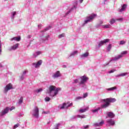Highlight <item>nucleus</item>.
<instances>
[{"label":"nucleus","mask_w":129,"mask_h":129,"mask_svg":"<svg viewBox=\"0 0 129 129\" xmlns=\"http://www.w3.org/2000/svg\"><path fill=\"white\" fill-rule=\"evenodd\" d=\"M51 27L49 26L48 27H46L43 30L41 31V34L40 35V39H39V43L40 44H45L46 41H49V39H50V35H47L45 36H44V32H46V31H48L51 29Z\"/></svg>","instance_id":"f257e3e1"},{"label":"nucleus","mask_w":129,"mask_h":129,"mask_svg":"<svg viewBox=\"0 0 129 129\" xmlns=\"http://www.w3.org/2000/svg\"><path fill=\"white\" fill-rule=\"evenodd\" d=\"M59 91H61V88H57L55 86L51 85L49 86L47 92L49 94V96L53 98V97H55V96L58 94Z\"/></svg>","instance_id":"f03ea898"},{"label":"nucleus","mask_w":129,"mask_h":129,"mask_svg":"<svg viewBox=\"0 0 129 129\" xmlns=\"http://www.w3.org/2000/svg\"><path fill=\"white\" fill-rule=\"evenodd\" d=\"M116 101V99L115 98H107L104 99H102L101 100V102L103 103L101 105V108H107L108 107L110 104V102H115Z\"/></svg>","instance_id":"7ed1b4c3"},{"label":"nucleus","mask_w":129,"mask_h":129,"mask_svg":"<svg viewBox=\"0 0 129 129\" xmlns=\"http://www.w3.org/2000/svg\"><path fill=\"white\" fill-rule=\"evenodd\" d=\"M31 114L33 117L39 118V108L38 107H35L31 112Z\"/></svg>","instance_id":"20e7f679"},{"label":"nucleus","mask_w":129,"mask_h":129,"mask_svg":"<svg viewBox=\"0 0 129 129\" xmlns=\"http://www.w3.org/2000/svg\"><path fill=\"white\" fill-rule=\"evenodd\" d=\"M120 58H122V56L120 54L115 56V57H112V58L110 59L108 62L104 64V67H105V66H107V65H108V64H109L110 62H112V61H117V60H119Z\"/></svg>","instance_id":"39448f33"},{"label":"nucleus","mask_w":129,"mask_h":129,"mask_svg":"<svg viewBox=\"0 0 129 129\" xmlns=\"http://www.w3.org/2000/svg\"><path fill=\"white\" fill-rule=\"evenodd\" d=\"M72 105H73L72 103H63V104L59 105L58 107L60 108V109H64V108H68V107H70V106H72Z\"/></svg>","instance_id":"423d86ee"},{"label":"nucleus","mask_w":129,"mask_h":129,"mask_svg":"<svg viewBox=\"0 0 129 129\" xmlns=\"http://www.w3.org/2000/svg\"><path fill=\"white\" fill-rule=\"evenodd\" d=\"M81 81L79 82V85H84L87 82L88 80V78L86 76H82L80 77Z\"/></svg>","instance_id":"0eeeda50"},{"label":"nucleus","mask_w":129,"mask_h":129,"mask_svg":"<svg viewBox=\"0 0 129 129\" xmlns=\"http://www.w3.org/2000/svg\"><path fill=\"white\" fill-rule=\"evenodd\" d=\"M96 17V14H92L91 16L88 17L86 18V19L85 20L84 25H85V24H87L88 23H89V22H92L93 20V19Z\"/></svg>","instance_id":"6e6552de"},{"label":"nucleus","mask_w":129,"mask_h":129,"mask_svg":"<svg viewBox=\"0 0 129 129\" xmlns=\"http://www.w3.org/2000/svg\"><path fill=\"white\" fill-rule=\"evenodd\" d=\"M42 63H43V61L42 60H38L37 62H33L32 65L33 67L34 68H36V69H38L39 67H40L41 65H42Z\"/></svg>","instance_id":"1a4fd4ad"},{"label":"nucleus","mask_w":129,"mask_h":129,"mask_svg":"<svg viewBox=\"0 0 129 129\" xmlns=\"http://www.w3.org/2000/svg\"><path fill=\"white\" fill-rule=\"evenodd\" d=\"M9 111H10V107H7L4 109H3L0 113L1 116H4V115H6L7 113H9Z\"/></svg>","instance_id":"9d476101"},{"label":"nucleus","mask_w":129,"mask_h":129,"mask_svg":"<svg viewBox=\"0 0 129 129\" xmlns=\"http://www.w3.org/2000/svg\"><path fill=\"white\" fill-rule=\"evenodd\" d=\"M78 5V2L77 1H76L74 3L73 6L71 8V9L67 13H66V15H69V14H70V13L72 12V11H73L74 10H76L77 8V5Z\"/></svg>","instance_id":"9b49d317"},{"label":"nucleus","mask_w":129,"mask_h":129,"mask_svg":"<svg viewBox=\"0 0 129 129\" xmlns=\"http://www.w3.org/2000/svg\"><path fill=\"white\" fill-rule=\"evenodd\" d=\"M52 77L54 79H56V78H59V77H61V73H60V71H57L52 74Z\"/></svg>","instance_id":"f8f14e48"},{"label":"nucleus","mask_w":129,"mask_h":129,"mask_svg":"<svg viewBox=\"0 0 129 129\" xmlns=\"http://www.w3.org/2000/svg\"><path fill=\"white\" fill-rule=\"evenodd\" d=\"M109 41L110 40L109 39H104L103 40L100 41L98 43V47L100 48V47H101V46H103V45L104 44H106V43H108V42H109Z\"/></svg>","instance_id":"ddd939ff"},{"label":"nucleus","mask_w":129,"mask_h":129,"mask_svg":"<svg viewBox=\"0 0 129 129\" xmlns=\"http://www.w3.org/2000/svg\"><path fill=\"white\" fill-rule=\"evenodd\" d=\"M19 46H20V44L16 43L14 44L12 46H11L9 48L10 51H15V50H17L19 48Z\"/></svg>","instance_id":"4468645a"},{"label":"nucleus","mask_w":129,"mask_h":129,"mask_svg":"<svg viewBox=\"0 0 129 129\" xmlns=\"http://www.w3.org/2000/svg\"><path fill=\"white\" fill-rule=\"evenodd\" d=\"M11 89H13V85L12 84H9L5 88V92H8V91H9V90H11Z\"/></svg>","instance_id":"2eb2a0df"},{"label":"nucleus","mask_w":129,"mask_h":129,"mask_svg":"<svg viewBox=\"0 0 129 129\" xmlns=\"http://www.w3.org/2000/svg\"><path fill=\"white\" fill-rule=\"evenodd\" d=\"M126 9V5L123 4V6L121 7V8L118 9V11L119 13H122V12H124V11H125Z\"/></svg>","instance_id":"dca6fc26"},{"label":"nucleus","mask_w":129,"mask_h":129,"mask_svg":"<svg viewBox=\"0 0 129 129\" xmlns=\"http://www.w3.org/2000/svg\"><path fill=\"white\" fill-rule=\"evenodd\" d=\"M89 56V53L87 52L84 53V54L81 55L80 56L81 59H85V58H87V57Z\"/></svg>","instance_id":"f3484780"},{"label":"nucleus","mask_w":129,"mask_h":129,"mask_svg":"<svg viewBox=\"0 0 129 129\" xmlns=\"http://www.w3.org/2000/svg\"><path fill=\"white\" fill-rule=\"evenodd\" d=\"M10 41H16V42H20L21 41V37H14L10 39Z\"/></svg>","instance_id":"a211bd4d"},{"label":"nucleus","mask_w":129,"mask_h":129,"mask_svg":"<svg viewBox=\"0 0 129 129\" xmlns=\"http://www.w3.org/2000/svg\"><path fill=\"white\" fill-rule=\"evenodd\" d=\"M107 115L108 117H109L110 118H113V117L115 116V115H114V114L112 112H107Z\"/></svg>","instance_id":"6ab92c4d"},{"label":"nucleus","mask_w":129,"mask_h":129,"mask_svg":"<svg viewBox=\"0 0 129 129\" xmlns=\"http://www.w3.org/2000/svg\"><path fill=\"white\" fill-rule=\"evenodd\" d=\"M106 122L109 124V125H114V120H113L112 119H109L107 120Z\"/></svg>","instance_id":"aec40b11"},{"label":"nucleus","mask_w":129,"mask_h":129,"mask_svg":"<svg viewBox=\"0 0 129 129\" xmlns=\"http://www.w3.org/2000/svg\"><path fill=\"white\" fill-rule=\"evenodd\" d=\"M104 123V121L102 120L101 122L99 123H95L93 125L94 126H101L102 124Z\"/></svg>","instance_id":"412c9836"},{"label":"nucleus","mask_w":129,"mask_h":129,"mask_svg":"<svg viewBox=\"0 0 129 129\" xmlns=\"http://www.w3.org/2000/svg\"><path fill=\"white\" fill-rule=\"evenodd\" d=\"M128 74V73H123L116 76V77H123L126 76Z\"/></svg>","instance_id":"4be33fe9"},{"label":"nucleus","mask_w":129,"mask_h":129,"mask_svg":"<svg viewBox=\"0 0 129 129\" xmlns=\"http://www.w3.org/2000/svg\"><path fill=\"white\" fill-rule=\"evenodd\" d=\"M101 107H99L97 109H93L91 110L92 112H93V113H97L98 112L99 110H100V109H101Z\"/></svg>","instance_id":"5701e85b"},{"label":"nucleus","mask_w":129,"mask_h":129,"mask_svg":"<svg viewBox=\"0 0 129 129\" xmlns=\"http://www.w3.org/2000/svg\"><path fill=\"white\" fill-rule=\"evenodd\" d=\"M77 54H78V51H73L69 55V57H74V56H75V55H77Z\"/></svg>","instance_id":"b1692460"},{"label":"nucleus","mask_w":129,"mask_h":129,"mask_svg":"<svg viewBox=\"0 0 129 129\" xmlns=\"http://www.w3.org/2000/svg\"><path fill=\"white\" fill-rule=\"evenodd\" d=\"M102 28L104 29H110V28H111V25L109 24L102 25Z\"/></svg>","instance_id":"393cba45"},{"label":"nucleus","mask_w":129,"mask_h":129,"mask_svg":"<svg viewBox=\"0 0 129 129\" xmlns=\"http://www.w3.org/2000/svg\"><path fill=\"white\" fill-rule=\"evenodd\" d=\"M117 89V88L116 86L110 88L106 89V90L107 91H113V90H115Z\"/></svg>","instance_id":"a878e982"},{"label":"nucleus","mask_w":129,"mask_h":129,"mask_svg":"<svg viewBox=\"0 0 129 129\" xmlns=\"http://www.w3.org/2000/svg\"><path fill=\"white\" fill-rule=\"evenodd\" d=\"M23 100H24V98H23V97H21L18 102V105H21V104L23 103Z\"/></svg>","instance_id":"bb28decb"},{"label":"nucleus","mask_w":129,"mask_h":129,"mask_svg":"<svg viewBox=\"0 0 129 129\" xmlns=\"http://www.w3.org/2000/svg\"><path fill=\"white\" fill-rule=\"evenodd\" d=\"M17 15V12H13L11 13V19L14 20L15 19V16Z\"/></svg>","instance_id":"cd10ccee"},{"label":"nucleus","mask_w":129,"mask_h":129,"mask_svg":"<svg viewBox=\"0 0 129 129\" xmlns=\"http://www.w3.org/2000/svg\"><path fill=\"white\" fill-rule=\"evenodd\" d=\"M64 37H66V35L64 33H62V34H59V35L58 36V39H61V38H64Z\"/></svg>","instance_id":"c85d7f7f"},{"label":"nucleus","mask_w":129,"mask_h":129,"mask_svg":"<svg viewBox=\"0 0 129 129\" xmlns=\"http://www.w3.org/2000/svg\"><path fill=\"white\" fill-rule=\"evenodd\" d=\"M115 22H116V19L113 18L110 20L109 23H110V25H113V24H114V23H115Z\"/></svg>","instance_id":"c756f323"},{"label":"nucleus","mask_w":129,"mask_h":129,"mask_svg":"<svg viewBox=\"0 0 129 129\" xmlns=\"http://www.w3.org/2000/svg\"><path fill=\"white\" fill-rule=\"evenodd\" d=\"M87 110H88V107L84 109H81L79 110V111L81 112V113H83V112H85V111H87Z\"/></svg>","instance_id":"7c9ffc66"},{"label":"nucleus","mask_w":129,"mask_h":129,"mask_svg":"<svg viewBox=\"0 0 129 129\" xmlns=\"http://www.w3.org/2000/svg\"><path fill=\"white\" fill-rule=\"evenodd\" d=\"M111 47H112V45L111 44H108V45L107 46V50L109 51H110L111 49Z\"/></svg>","instance_id":"2f4dec72"},{"label":"nucleus","mask_w":129,"mask_h":129,"mask_svg":"<svg viewBox=\"0 0 129 129\" xmlns=\"http://www.w3.org/2000/svg\"><path fill=\"white\" fill-rule=\"evenodd\" d=\"M116 21H117L118 22H122L123 21V18H115Z\"/></svg>","instance_id":"473e14b6"},{"label":"nucleus","mask_w":129,"mask_h":129,"mask_svg":"<svg viewBox=\"0 0 129 129\" xmlns=\"http://www.w3.org/2000/svg\"><path fill=\"white\" fill-rule=\"evenodd\" d=\"M127 54V51H122L120 55H121L122 56V57H123V55H125Z\"/></svg>","instance_id":"72a5a7b5"},{"label":"nucleus","mask_w":129,"mask_h":129,"mask_svg":"<svg viewBox=\"0 0 129 129\" xmlns=\"http://www.w3.org/2000/svg\"><path fill=\"white\" fill-rule=\"evenodd\" d=\"M78 117L79 118H85L86 117V116L85 115H78Z\"/></svg>","instance_id":"f704fd0d"},{"label":"nucleus","mask_w":129,"mask_h":129,"mask_svg":"<svg viewBox=\"0 0 129 129\" xmlns=\"http://www.w3.org/2000/svg\"><path fill=\"white\" fill-rule=\"evenodd\" d=\"M43 91V89H39L35 91V92L37 93H40V92H42Z\"/></svg>","instance_id":"c9c22d12"},{"label":"nucleus","mask_w":129,"mask_h":129,"mask_svg":"<svg viewBox=\"0 0 129 129\" xmlns=\"http://www.w3.org/2000/svg\"><path fill=\"white\" fill-rule=\"evenodd\" d=\"M50 100H51V98L49 97H46L45 98V101L46 102H49Z\"/></svg>","instance_id":"e433bc0d"},{"label":"nucleus","mask_w":129,"mask_h":129,"mask_svg":"<svg viewBox=\"0 0 129 129\" xmlns=\"http://www.w3.org/2000/svg\"><path fill=\"white\" fill-rule=\"evenodd\" d=\"M19 126H20V124L19 123H17L16 124H15L14 127H13V129H16L17 128V127H19Z\"/></svg>","instance_id":"4c0bfd02"},{"label":"nucleus","mask_w":129,"mask_h":129,"mask_svg":"<svg viewBox=\"0 0 129 129\" xmlns=\"http://www.w3.org/2000/svg\"><path fill=\"white\" fill-rule=\"evenodd\" d=\"M124 44H125V41H124L123 40H121L119 42V45H124Z\"/></svg>","instance_id":"58836bf2"},{"label":"nucleus","mask_w":129,"mask_h":129,"mask_svg":"<svg viewBox=\"0 0 129 129\" xmlns=\"http://www.w3.org/2000/svg\"><path fill=\"white\" fill-rule=\"evenodd\" d=\"M79 82V81L78 80V79H76L74 80V82L73 83L75 84V83H78Z\"/></svg>","instance_id":"ea45409f"},{"label":"nucleus","mask_w":129,"mask_h":129,"mask_svg":"<svg viewBox=\"0 0 129 129\" xmlns=\"http://www.w3.org/2000/svg\"><path fill=\"white\" fill-rule=\"evenodd\" d=\"M33 58H36V57H38V54H37V52H35L33 54Z\"/></svg>","instance_id":"a19ab883"},{"label":"nucleus","mask_w":129,"mask_h":129,"mask_svg":"<svg viewBox=\"0 0 129 129\" xmlns=\"http://www.w3.org/2000/svg\"><path fill=\"white\" fill-rule=\"evenodd\" d=\"M82 98H83V97H80V96L77 97L76 98L75 100H79L80 99H82Z\"/></svg>","instance_id":"79ce46f5"},{"label":"nucleus","mask_w":129,"mask_h":129,"mask_svg":"<svg viewBox=\"0 0 129 129\" xmlns=\"http://www.w3.org/2000/svg\"><path fill=\"white\" fill-rule=\"evenodd\" d=\"M88 95V94H87V93H86L84 94V96L82 97H83V98H86V97H87Z\"/></svg>","instance_id":"37998d69"},{"label":"nucleus","mask_w":129,"mask_h":129,"mask_svg":"<svg viewBox=\"0 0 129 129\" xmlns=\"http://www.w3.org/2000/svg\"><path fill=\"white\" fill-rule=\"evenodd\" d=\"M2 54V41L0 40V55Z\"/></svg>","instance_id":"c03bdc74"},{"label":"nucleus","mask_w":129,"mask_h":129,"mask_svg":"<svg viewBox=\"0 0 129 129\" xmlns=\"http://www.w3.org/2000/svg\"><path fill=\"white\" fill-rule=\"evenodd\" d=\"M25 78V75H22L20 77V80H24V79Z\"/></svg>","instance_id":"a18cd8bd"},{"label":"nucleus","mask_w":129,"mask_h":129,"mask_svg":"<svg viewBox=\"0 0 129 129\" xmlns=\"http://www.w3.org/2000/svg\"><path fill=\"white\" fill-rule=\"evenodd\" d=\"M37 56H39V55H41V54H42V52L41 51H36V52Z\"/></svg>","instance_id":"49530a36"},{"label":"nucleus","mask_w":129,"mask_h":129,"mask_svg":"<svg viewBox=\"0 0 129 129\" xmlns=\"http://www.w3.org/2000/svg\"><path fill=\"white\" fill-rule=\"evenodd\" d=\"M103 24V21H100V23H99V24L98 25V27H99L100 26H101V25Z\"/></svg>","instance_id":"de8ad7c7"},{"label":"nucleus","mask_w":129,"mask_h":129,"mask_svg":"<svg viewBox=\"0 0 129 129\" xmlns=\"http://www.w3.org/2000/svg\"><path fill=\"white\" fill-rule=\"evenodd\" d=\"M13 109H15V107L12 106L11 108L9 107V110H10V111H12V110H13Z\"/></svg>","instance_id":"09e8293b"},{"label":"nucleus","mask_w":129,"mask_h":129,"mask_svg":"<svg viewBox=\"0 0 129 129\" xmlns=\"http://www.w3.org/2000/svg\"><path fill=\"white\" fill-rule=\"evenodd\" d=\"M113 72H115V70H112L108 72V73H113Z\"/></svg>","instance_id":"8fccbe9b"},{"label":"nucleus","mask_w":129,"mask_h":129,"mask_svg":"<svg viewBox=\"0 0 129 129\" xmlns=\"http://www.w3.org/2000/svg\"><path fill=\"white\" fill-rule=\"evenodd\" d=\"M88 127H89V125H87L84 126V128H88Z\"/></svg>","instance_id":"3c124183"},{"label":"nucleus","mask_w":129,"mask_h":129,"mask_svg":"<svg viewBox=\"0 0 129 129\" xmlns=\"http://www.w3.org/2000/svg\"><path fill=\"white\" fill-rule=\"evenodd\" d=\"M27 73V71H25L23 72L22 75H26V74Z\"/></svg>","instance_id":"603ef678"},{"label":"nucleus","mask_w":129,"mask_h":129,"mask_svg":"<svg viewBox=\"0 0 129 129\" xmlns=\"http://www.w3.org/2000/svg\"><path fill=\"white\" fill-rule=\"evenodd\" d=\"M27 38L28 39H31V38H32V35H28Z\"/></svg>","instance_id":"864d4df0"},{"label":"nucleus","mask_w":129,"mask_h":129,"mask_svg":"<svg viewBox=\"0 0 129 129\" xmlns=\"http://www.w3.org/2000/svg\"><path fill=\"white\" fill-rule=\"evenodd\" d=\"M83 1L84 0H79V3H80V4H82V3H83Z\"/></svg>","instance_id":"5fc2aeb1"},{"label":"nucleus","mask_w":129,"mask_h":129,"mask_svg":"<svg viewBox=\"0 0 129 129\" xmlns=\"http://www.w3.org/2000/svg\"><path fill=\"white\" fill-rule=\"evenodd\" d=\"M3 67H4V66H3V64H2V63H0V68H3Z\"/></svg>","instance_id":"6e6d98bb"},{"label":"nucleus","mask_w":129,"mask_h":129,"mask_svg":"<svg viewBox=\"0 0 129 129\" xmlns=\"http://www.w3.org/2000/svg\"><path fill=\"white\" fill-rule=\"evenodd\" d=\"M41 27H42V25L41 24L38 25V28H41Z\"/></svg>","instance_id":"4d7b16f0"},{"label":"nucleus","mask_w":129,"mask_h":129,"mask_svg":"<svg viewBox=\"0 0 129 129\" xmlns=\"http://www.w3.org/2000/svg\"><path fill=\"white\" fill-rule=\"evenodd\" d=\"M51 122V121H49L48 122H47V124H49V123H50Z\"/></svg>","instance_id":"13d9d810"},{"label":"nucleus","mask_w":129,"mask_h":129,"mask_svg":"<svg viewBox=\"0 0 129 129\" xmlns=\"http://www.w3.org/2000/svg\"><path fill=\"white\" fill-rule=\"evenodd\" d=\"M104 3H105V2H106L107 0H103Z\"/></svg>","instance_id":"bf43d9fd"},{"label":"nucleus","mask_w":129,"mask_h":129,"mask_svg":"<svg viewBox=\"0 0 129 129\" xmlns=\"http://www.w3.org/2000/svg\"><path fill=\"white\" fill-rule=\"evenodd\" d=\"M5 1V2H7V1H8V0H4Z\"/></svg>","instance_id":"052dcab7"},{"label":"nucleus","mask_w":129,"mask_h":129,"mask_svg":"<svg viewBox=\"0 0 129 129\" xmlns=\"http://www.w3.org/2000/svg\"><path fill=\"white\" fill-rule=\"evenodd\" d=\"M43 113H47V112H43Z\"/></svg>","instance_id":"680f3d73"}]
</instances>
